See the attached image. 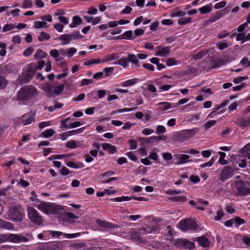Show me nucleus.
<instances>
[{
	"label": "nucleus",
	"instance_id": "obj_20",
	"mask_svg": "<svg viewBox=\"0 0 250 250\" xmlns=\"http://www.w3.org/2000/svg\"><path fill=\"white\" fill-rule=\"evenodd\" d=\"M129 236L131 239L135 241L143 242L142 238L140 236V231L135 230L134 229L132 230L129 232Z\"/></svg>",
	"mask_w": 250,
	"mask_h": 250
},
{
	"label": "nucleus",
	"instance_id": "obj_46",
	"mask_svg": "<svg viewBox=\"0 0 250 250\" xmlns=\"http://www.w3.org/2000/svg\"><path fill=\"white\" fill-rule=\"evenodd\" d=\"M191 21V19L190 17H188V18H181L178 20V23L179 25H185L190 22Z\"/></svg>",
	"mask_w": 250,
	"mask_h": 250
},
{
	"label": "nucleus",
	"instance_id": "obj_52",
	"mask_svg": "<svg viewBox=\"0 0 250 250\" xmlns=\"http://www.w3.org/2000/svg\"><path fill=\"white\" fill-rule=\"evenodd\" d=\"M231 173H221L220 179L222 182H224L231 176Z\"/></svg>",
	"mask_w": 250,
	"mask_h": 250
},
{
	"label": "nucleus",
	"instance_id": "obj_4",
	"mask_svg": "<svg viewBox=\"0 0 250 250\" xmlns=\"http://www.w3.org/2000/svg\"><path fill=\"white\" fill-rule=\"evenodd\" d=\"M180 229L183 231L189 230H196L198 225L196 222L190 219H186L180 221L179 223Z\"/></svg>",
	"mask_w": 250,
	"mask_h": 250
},
{
	"label": "nucleus",
	"instance_id": "obj_15",
	"mask_svg": "<svg viewBox=\"0 0 250 250\" xmlns=\"http://www.w3.org/2000/svg\"><path fill=\"white\" fill-rule=\"evenodd\" d=\"M235 123L239 126L246 127L250 124V117H247L245 118H238L235 121Z\"/></svg>",
	"mask_w": 250,
	"mask_h": 250
},
{
	"label": "nucleus",
	"instance_id": "obj_62",
	"mask_svg": "<svg viewBox=\"0 0 250 250\" xmlns=\"http://www.w3.org/2000/svg\"><path fill=\"white\" fill-rule=\"evenodd\" d=\"M65 146L67 148L73 149L77 147V144L75 143V142H74L73 141H71L68 142L66 144Z\"/></svg>",
	"mask_w": 250,
	"mask_h": 250
},
{
	"label": "nucleus",
	"instance_id": "obj_59",
	"mask_svg": "<svg viewBox=\"0 0 250 250\" xmlns=\"http://www.w3.org/2000/svg\"><path fill=\"white\" fill-rule=\"evenodd\" d=\"M83 130V128H79V129H77L76 130L67 131V132H66V134L68 136L72 135L74 134H76L81 133L82 132Z\"/></svg>",
	"mask_w": 250,
	"mask_h": 250
},
{
	"label": "nucleus",
	"instance_id": "obj_49",
	"mask_svg": "<svg viewBox=\"0 0 250 250\" xmlns=\"http://www.w3.org/2000/svg\"><path fill=\"white\" fill-rule=\"evenodd\" d=\"M64 85L63 84H61L56 86L54 89V93L56 95H59L64 89Z\"/></svg>",
	"mask_w": 250,
	"mask_h": 250
},
{
	"label": "nucleus",
	"instance_id": "obj_34",
	"mask_svg": "<svg viewBox=\"0 0 250 250\" xmlns=\"http://www.w3.org/2000/svg\"><path fill=\"white\" fill-rule=\"evenodd\" d=\"M47 53L44 52L41 49H39L37 50V52L34 55V58L35 59H40L42 58H44L46 57Z\"/></svg>",
	"mask_w": 250,
	"mask_h": 250
},
{
	"label": "nucleus",
	"instance_id": "obj_51",
	"mask_svg": "<svg viewBox=\"0 0 250 250\" xmlns=\"http://www.w3.org/2000/svg\"><path fill=\"white\" fill-rule=\"evenodd\" d=\"M216 124V121H215V120L209 121L206 122L204 125V127L205 128V129L206 130H207L211 126L214 125Z\"/></svg>",
	"mask_w": 250,
	"mask_h": 250
},
{
	"label": "nucleus",
	"instance_id": "obj_25",
	"mask_svg": "<svg viewBox=\"0 0 250 250\" xmlns=\"http://www.w3.org/2000/svg\"><path fill=\"white\" fill-rule=\"evenodd\" d=\"M208 205V201L204 200L203 199H200L197 201L195 208L197 209L203 210L205 209V207L207 206Z\"/></svg>",
	"mask_w": 250,
	"mask_h": 250
},
{
	"label": "nucleus",
	"instance_id": "obj_27",
	"mask_svg": "<svg viewBox=\"0 0 250 250\" xmlns=\"http://www.w3.org/2000/svg\"><path fill=\"white\" fill-rule=\"evenodd\" d=\"M55 133V131L52 129H48L42 132L39 135V137H44L45 138H48L53 136Z\"/></svg>",
	"mask_w": 250,
	"mask_h": 250
},
{
	"label": "nucleus",
	"instance_id": "obj_50",
	"mask_svg": "<svg viewBox=\"0 0 250 250\" xmlns=\"http://www.w3.org/2000/svg\"><path fill=\"white\" fill-rule=\"evenodd\" d=\"M222 14H221V13L220 12H217L213 17H211L209 19V21L211 22H213L220 19L222 17Z\"/></svg>",
	"mask_w": 250,
	"mask_h": 250
},
{
	"label": "nucleus",
	"instance_id": "obj_45",
	"mask_svg": "<svg viewBox=\"0 0 250 250\" xmlns=\"http://www.w3.org/2000/svg\"><path fill=\"white\" fill-rule=\"evenodd\" d=\"M119 58V56L117 53H112L109 55L105 60H103L102 61V62H108L114 60L115 59H118Z\"/></svg>",
	"mask_w": 250,
	"mask_h": 250
},
{
	"label": "nucleus",
	"instance_id": "obj_42",
	"mask_svg": "<svg viewBox=\"0 0 250 250\" xmlns=\"http://www.w3.org/2000/svg\"><path fill=\"white\" fill-rule=\"evenodd\" d=\"M233 221L235 222L234 226L236 227H238L241 225L244 224L245 223V221L243 219L237 216L235 217L233 219Z\"/></svg>",
	"mask_w": 250,
	"mask_h": 250
},
{
	"label": "nucleus",
	"instance_id": "obj_58",
	"mask_svg": "<svg viewBox=\"0 0 250 250\" xmlns=\"http://www.w3.org/2000/svg\"><path fill=\"white\" fill-rule=\"evenodd\" d=\"M250 151V143L245 145L241 150L239 151L240 153H248Z\"/></svg>",
	"mask_w": 250,
	"mask_h": 250
},
{
	"label": "nucleus",
	"instance_id": "obj_57",
	"mask_svg": "<svg viewBox=\"0 0 250 250\" xmlns=\"http://www.w3.org/2000/svg\"><path fill=\"white\" fill-rule=\"evenodd\" d=\"M186 15V12L183 11H178L176 12H174L171 14V17H183Z\"/></svg>",
	"mask_w": 250,
	"mask_h": 250
},
{
	"label": "nucleus",
	"instance_id": "obj_16",
	"mask_svg": "<svg viewBox=\"0 0 250 250\" xmlns=\"http://www.w3.org/2000/svg\"><path fill=\"white\" fill-rule=\"evenodd\" d=\"M157 51L155 55L158 56H167L170 51V47L169 46L162 47L161 46H159L157 47Z\"/></svg>",
	"mask_w": 250,
	"mask_h": 250
},
{
	"label": "nucleus",
	"instance_id": "obj_13",
	"mask_svg": "<svg viewBox=\"0 0 250 250\" xmlns=\"http://www.w3.org/2000/svg\"><path fill=\"white\" fill-rule=\"evenodd\" d=\"M64 208L61 205H56L53 204H50L49 213L58 214L62 213L63 212Z\"/></svg>",
	"mask_w": 250,
	"mask_h": 250
},
{
	"label": "nucleus",
	"instance_id": "obj_19",
	"mask_svg": "<svg viewBox=\"0 0 250 250\" xmlns=\"http://www.w3.org/2000/svg\"><path fill=\"white\" fill-rule=\"evenodd\" d=\"M178 158V161L175 163L177 165L192 161V160H189L190 156L187 154H179Z\"/></svg>",
	"mask_w": 250,
	"mask_h": 250
},
{
	"label": "nucleus",
	"instance_id": "obj_7",
	"mask_svg": "<svg viewBox=\"0 0 250 250\" xmlns=\"http://www.w3.org/2000/svg\"><path fill=\"white\" fill-rule=\"evenodd\" d=\"M198 130V128H195L191 129L183 130L181 131L179 134V139L182 141L187 140L195 135L197 133Z\"/></svg>",
	"mask_w": 250,
	"mask_h": 250
},
{
	"label": "nucleus",
	"instance_id": "obj_21",
	"mask_svg": "<svg viewBox=\"0 0 250 250\" xmlns=\"http://www.w3.org/2000/svg\"><path fill=\"white\" fill-rule=\"evenodd\" d=\"M47 247L50 250H62L63 248V245L61 242H53L49 243Z\"/></svg>",
	"mask_w": 250,
	"mask_h": 250
},
{
	"label": "nucleus",
	"instance_id": "obj_36",
	"mask_svg": "<svg viewBox=\"0 0 250 250\" xmlns=\"http://www.w3.org/2000/svg\"><path fill=\"white\" fill-rule=\"evenodd\" d=\"M208 50H207V49L203 50L201 51L198 52V53L195 54L193 56V58L195 60L201 59L203 57L206 56L208 53Z\"/></svg>",
	"mask_w": 250,
	"mask_h": 250
},
{
	"label": "nucleus",
	"instance_id": "obj_53",
	"mask_svg": "<svg viewBox=\"0 0 250 250\" xmlns=\"http://www.w3.org/2000/svg\"><path fill=\"white\" fill-rule=\"evenodd\" d=\"M113 70L114 68L113 67H105L103 70L104 72L105 73V77H108L111 75L113 72Z\"/></svg>",
	"mask_w": 250,
	"mask_h": 250
},
{
	"label": "nucleus",
	"instance_id": "obj_31",
	"mask_svg": "<svg viewBox=\"0 0 250 250\" xmlns=\"http://www.w3.org/2000/svg\"><path fill=\"white\" fill-rule=\"evenodd\" d=\"M137 58V55L136 56L133 54L128 53L127 55L128 62H130L131 63L134 64L136 65H138L139 62V60Z\"/></svg>",
	"mask_w": 250,
	"mask_h": 250
},
{
	"label": "nucleus",
	"instance_id": "obj_44",
	"mask_svg": "<svg viewBox=\"0 0 250 250\" xmlns=\"http://www.w3.org/2000/svg\"><path fill=\"white\" fill-rule=\"evenodd\" d=\"M219 154L220 155V157L219 159V162L220 164L222 165H226L227 164V161L225 160V157L226 156V153L220 151L219 152Z\"/></svg>",
	"mask_w": 250,
	"mask_h": 250
},
{
	"label": "nucleus",
	"instance_id": "obj_12",
	"mask_svg": "<svg viewBox=\"0 0 250 250\" xmlns=\"http://www.w3.org/2000/svg\"><path fill=\"white\" fill-rule=\"evenodd\" d=\"M134 199L136 200H138L139 201H147V199H146L143 197H135L133 196H131V197L128 196H122L120 197H117L115 198L111 199V200L115 202H122V201H129L131 199Z\"/></svg>",
	"mask_w": 250,
	"mask_h": 250
},
{
	"label": "nucleus",
	"instance_id": "obj_32",
	"mask_svg": "<svg viewBox=\"0 0 250 250\" xmlns=\"http://www.w3.org/2000/svg\"><path fill=\"white\" fill-rule=\"evenodd\" d=\"M43 90L47 93L46 95L48 98H51L53 96L52 87L49 84H45L43 87Z\"/></svg>",
	"mask_w": 250,
	"mask_h": 250
},
{
	"label": "nucleus",
	"instance_id": "obj_18",
	"mask_svg": "<svg viewBox=\"0 0 250 250\" xmlns=\"http://www.w3.org/2000/svg\"><path fill=\"white\" fill-rule=\"evenodd\" d=\"M50 204L47 202H42L37 206V208L43 213L49 214Z\"/></svg>",
	"mask_w": 250,
	"mask_h": 250
},
{
	"label": "nucleus",
	"instance_id": "obj_41",
	"mask_svg": "<svg viewBox=\"0 0 250 250\" xmlns=\"http://www.w3.org/2000/svg\"><path fill=\"white\" fill-rule=\"evenodd\" d=\"M50 38V35L44 32H41L40 35L38 37V39L39 41H43L44 40H48Z\"/></svg>",
	"mask_w": 250,
	"mask_h": 250
},
{
	"label": "nucleus",
	"instance_id": "obj_43",
	"mask_svg": "<svg viewBox=\"0 0 250 250\" xmlns=\"http://www.w3.org/2000/svg\"><path fill=\"white\" fill-rule=\"evenodd\" d=\"M47 27V23L45 21H35L34 22V27L35 28H46Z\"/></svg>",
	"mask_w": 250,
	"mask_h": 250
},
{
	"label": "nucleus",
	"instance_id": "obj_35",
	"mask_svg": "<svg viewBox=\"0 0 250 250\" xmlns=\"http://www.w3.org/2000/svg\"><path fill=\"white\" fill-rule=\"evenodd\" d=\"M66 165L68 167L74 168H82L83 167V164L81 162L75 163L72 161H68Z\"/></svg>",
	"mask_w": 250,
	"mask_h": 250
},
{
	"label": "nucleus",
	"instance_id": "obj_40",
	"mask_svg": "<svg viewBox=\"0 0 250 250\" xmlns=\"http://www.w3.org/2000/svg\"><path fill=\"white\" fill-rule=\"evenodd\" d=\"M158 105H164L163 107H160V110L161 111H165L171 108L172 104L170 103L167 102H161L159 103Z\"/></svg>",
	"mask_w": 250,
	"mask_h": 250
},
{
	"label": "nucleus",
	"instance_id": "obj_55",
	"mask_svg": "<svg viewBox=\"0 0 250 250\" xmlns=\"http://www.w3.org/2000/svg\"><path fill=\"white\" fill-rule=\"evenodd\" d=\"M34 49L31 47H28L23 52V55L25 56H29L34 52Z\"/></svg>",
	"mask_w": 250,
	"mask_h": 250
},
{
	"label": "nucleus",
	"instance_id": "obj_61",
	"mask_svg": "<svg viewBox=\"0 0 250 250\" xmlns=\"http://www.w3.org/2000/svg\"><path fill=\"white\" fill-rule=\"evenodd\" d=\"M213 162H214V160H213V158H212L208 162L205 163L202 165H201L200 166V167H201L202 168L210 167L212 165Z\"/></svg>",
	"mask_w": 250,
	"mask_h": 250
},
{
	"label": "nucleus",
	"instance_id": "obj_23",
	"mask_svg": "<svg viewBox=\"0 0 250 250\" xmlns=\"http://www.w3.org/2000/svg\"><path fill=\"white\" fill-rule=\"evenodd\" d=\"M103 149L107 151L110 153H114L117 152L116 147L108 143H104L102 145Z\"/></svg>",
	"mask_w": 250,
	"mask_h": 250
},
{
	"label": "nucleus",
	"instance_id": "obj_1",
	"mask_svg": "<svg viewBox=\"0 0 250 250\" xmlns=\"http://www.w3.org/2000/svg\"><path fill=\"white\" fill-rule=\"evenodd\" d=\"M37 89L32 85L26 86L21 88L18 93L17 99L25 104L24 102L37 95Z\"/></svg>",
	"mask_w": 250,
	"mask_h": 250
},
{
	"label": "nucleus",
	"instance_id": "obj_22",
	"mask_svg": "<svg viewBox=\"0 0 250 250\" xmlns=\"http://www.w3.org/2000/svg\"><path fill=\"white\" fill-rule=\"evenodd\" d=\"M194 240L198 242L199 245L204 248L208 247L209 245V241L206 237L204 236L197 237Z\"/></svg>",
	"mask_w": 250,
	"mask_h": 250
},
{
	"label": "nucleus",
	"instance_id": "obj_5",
	"mask_svg": "<svg viewBox=\"0 0 250 250\" xmlns=\"http://www.w3.org/2000/svg\"><path fill=\"white\" fill-rule=\"evenodd\" d=\"M248 182L240 180L235 182V188L237 195L244 196L250 193V188L248 187Z\"/></svg>",
	"mask_w": 250,
	"mask_h": 250
},
{
	"label": "nucleus",
	"instance_id": "obj_37",
	"mask_svg": "<svg viewBox=\"0 0 250 250\" xmlns=\"http://www.w3.org/2000/svg\"><path fill=\"white\" fill-rule=\"evenodd\" d=\"M66 217L67 218V221L70 223H73L76 222L75 219H78V217L76 216L74 213L72 212H67L66 213Z\"/></svg>",
	"mask_w": 250,
	"mask_h": 250
},
{
	"label": "nucleus",
	"instance_id": "obj_2",
	"mask_svg": "<svg viewBox=\"0 0 250 250\" xmlns=\"http://www.w3.org/2000/svg\"><path fill=\"white\" fill-rule=\"evenodd\" d=\"M27 216L30 222L36 226H41L43 224V218L38 211L33 207L27 208Z\"/></svg>",
	"mask_w": 250,
	"mask_h": 250
},
{
	"label": "nucleus",
	"instance_id": "obj_3",
	"mask_svg": "<svg viewBox=\"0 0 250 250\" xmlns=\"http://www.w3.org/2000/svg\"><path fill=\"white\" fill-rule=\"evenodd\" d=\"M8 215L12 220L20 222L22 220L24 213L21 206H12L9 208Z\"/></svg>",
	"mask_w": 250,
	"mask_h": 250
},
{
	"label": "nucleus",
	"instance_id": "obj_24",
	"mask_svg": "<svg viewBox=\"0 0 250 250\" xmlns=\"http://www.w3.org/2000/svg\"><path fill=\"white\" fill-rule=\"evenodd\" d=\"M73 21L69 24V27L74 28L83 23V21L80 17L75 16L72 18Z\"/></svg>",
	"mask_w": 250,
	"mask_h": 250
},
{
	"label": "nucleus",
	"instance_id": "obj_48",
	"mask_svg": "<svg viewBox=\"0 0 250 250\" xmlns=\"http://www.w3.org/2000/svg\"><path fill=\"white\" fill-rule=\"evenodd\" d=\"M72 247L76 250H81L82 249L86 247V244L84 243H77L74 244Z\"/></svg>",
	"mask_w": 250,
	"mask_h": 250
},
{
	"label": "nucleus",
	"instance_id": "obj_39",
	"mask_svg": "<svg viewBox=\"0 0 250 250\" xmlns=\"http://www.w3.org/2000/svg\"><path fill=\"white\" fill-rule=\"evenodd\" d=\"M171 200L176 202L183 203L187 201V198L184 195H181L172 197Z\"/></svg>",
	"mask_w": 250,
	"mask_h": 250
},
{
	"label": "nucleus",
	"instance_id": "obj_56",
	"mask_svg": "<svg viewBox=\"0 0 250 250\" xmlns=\"http://www.w3.org/2000/svg\"><path fill=\"white\" fill-rule=\"evenodd\" d=\"M248 79L247 76H240L233 79V82L235 83H238L240 82Z\"/></svg>",
	"mask_w": 250,
	"mask_h": 250
},
{
	"label": "nucleus",
	"instance_id": "obj_38",
	"mask_svg": "<svg viewBox=\"0 0 250 250\" xmlns=\"http://www.w3.org/2000/svg\"><path fill=\"white\" fill-rule=\"evenodd\" d=\"M123 39L129 40H132L135 39V37L133 36V32L131 30H128L123 34Z\"/></svg>",
	"mask_w": 250,
	"mask_h": 250
},
{
	"label": "nucleus",
	"instance_id": "obj_54",
	"mask_svg": "<svg viewBox=\"0 0 250 250\" xmlns=\"http://www.w3.org/2000/svg\"><path fill=\"white\" fill-rule=\"evenodd\" d=\"M15 26L14 24L12 23L5 24L2 29V32H6L10 31L15 28Z\"/></svg>",
	"mask_w": 250,
	"mask_h": 250
},
{
	"label": "nucleus",
	"instance_id": "obj_29",
	"mask_svg": "<svg viewBox=\"0 0 250 250\" xmlns=\"http://www.w3.org/2000/svg\"><path fill=\"white\" fill-rule=\"evenodd\" d=\"M212 9V4L206 5L199 9V11L201 14H205L209 13Z\"/></svg>",
	"mask_w": 250,
	"mask_h": 250
},
{
	"label": "nucleus",
	"instance_id": "obj_9",
	"mask_svg": "<svg viewBox=\"0 0 250 250\" xmlns=\"http://www.w3.org/2000/svg\"><path fill=\"white\" fill-rule=\"evenodd\" d=\"M36 71V65L30 63L28 65L27 70L23 73V77L26 81L30 80Z\"/></svg>",
	"mask_w": 250,
	"mask_h": 250
},
{
	"label": "nucleus",
	"instance_id": "obj_47",
	"mask_svg": "<svg viewBox=\"0 0 250 250\" xmlns=\"http://www.w3.org/2000/svg\"><path fill=\"white\" fill-rule=\"evenodd\" d=\"M100 62H102V61H101L99 59H94L85 62H84V65H90L93 64H97Z\"/></svg>",
	"mask_w": 250,
	"mask_h": 250
},
{
	"label": "nucleus",
	"instance_id": "obj_64",
	"mask_svg": "<svg viewBox=\"0 0 250 250\" xmlns=\"http://www.w3.org/2000/svg\"><path fill=\"white\" fill-rule=\"evenodd\" d=\"M166 132V128L163 125H158L157 127V129L156 130V133L158 134L164 133Z\"/></svg>",
	"mask_w": 250,
	"mask_h": 250
},
{
	"label": "nucleus",
	"instance_id": "obj_6",
	"mask_svg": "<svg viewBox=\"0 0 250 250\" xmlns=\"http://www.w3.org/2000/svg\"><path fill=\"white\" fill-rule=\"evenodd\" d=\"M173 244L178 248L192 249L194 248V243L187 239H179L176 240Z\"/></svg>",
	"mask_w": 250,
	"mask_h": 250
},
{
	"label": "nucleus",
	"instance_id": "obj_11",
	"mask_svg": "<svg viewBox=\"0 0 250 250\" xmlns=\"http://www.w3.org/2000/svg\"><path fill=\"white\" fill-rule=\"evenodd\" d=\"M35 120V114L32 112L24 114L21 118V121L23 125H29Z\"/></svg>",
	"mask_w": 250,
	"mask_h": 250
},
{
	"label": "nucleus",
	"instance_id": "obj_30",
	"mask_svg": "<svg viewBox=\"0 0 250 250\" xmlns=\"http://www.w3.org/2000/svg\"><path fill=\"white\" fill-rule=\"evenodd\" d=\"M114 64H119L122 66L124 68L126 67L128 65V59L125 57H122L117 62H114Z\"/></svg>",
	"mask_w": 250,
	"mask_h": 250
},
{
	"label": "nucleus",
	"instance_id": "obj_28",
	"mask_svg": "<svg viewBox=\"0 0 250 250\" xmlns=\"http://www.w3.org/2000/svg\"><path fill=\"white\" fill-rule=\"evenodd\" d=\"M58 39L62 41L61 44L63 45L67 44L71 42L69 34L62 35L58 38Z\"/></svg>",
	"mask_w": 250,
	"mask_h": 250
},
{
	"label": "nucleus",
	"instance_id": "obj_26",
	"mask_svg": "<svg viewBox=\"0 0 250 250\" xmlns=\"http://www.w3.org/2000/svg\"><path fill=\"white\" fill-rule=\"evenodd\" d=\"M0 228L6 229H13L14 225L10 222L0 220Z\"/></svg>",
	"mask_w": 250,
	"mask_h": 250
},
{
	"label": "nucleus",
	"instance_id": "obj_8",
	"mask_svg": "<svg viewBox=\"0 0 250 250\" xmlns=\"http://www.w3.org/2000/svg\"><path fill=\"white\" fill-rule=\"evenodd\" d=\"M3 238L13 243H20L21 242L27 241V238L16 234H8L3 235Z\"/></svg>",
	"mask_w": 250,
	"mask_h": 250
},
{
	"label": "nucleus",
	"instance_id": "obj_17",
	"mask_svg": "<svg viewBox=\"0 0 250 250\" xmlns=\"http://www.w3.org/2000/svg\"><path fill=\"white\" fill-rule=\"evenodd\" d=\"M96 222L98 225L104 228L114 229L118 228L120 227L119 226L117 225H115L105 221L101 220L100 219H98Z\"/></svg>",
	"mask_w": 250,
	"mask_h": 250
},
{
	"label": "nucleus",
	"instance_id": "obj_14",
	"mask_svg": "<svg viewBox=\"0 0 250 250\" xmlns=\"http://www.w3.org/2000/svg\"><path fill=\"white\" fill-rule=\"evenodd\" d=\"M50 234L53 237H59L61 235H64L67 238H73L79 236L80 235V233H76L73 234L64 233L61 231H51Z\"/></svg>",
	"mask_w": 250,
	"mask_h": 250
},
{
	"label": "nucleus",
	"instance_id": "obj_60",
	"mask_svg": "<svg viewBox=\"0 0 250 250\" xmlns=\"http://www.w3.org/2000/svg\"><path fill=\"white\" fill-rule=\"evenodd\" d=\"M167 65L168 66L176 64V61L174 58H168L166 62Z\"/></svg>",
	"mask_w": 250,
	"mask_h": 250
},
{
	"label": "nucleus",
	"instance_id": "obj_10",
	"mask_svg": "<svg viewBox=\"0 0 250 250\" xmlns=\"http://www.w3.org/2000/svg\"><path fill=\"white\" fill-rule=\"evenodd\" d=\"M141 234H146L148 233H156L159 231V228L157 225L146 226L138 229Z\"/></svg>",
	"mask_w": 250,
	"mask_h": 250
},
{
	"label": "nucleus",
	"instance_id": "obj_63",
	"mask_svg": "<svg viewBox=\"0 0 250 250\" xmlns=\"http://www.w3.org/2000/svg\"><path fill=\"white\" fill-rule=\"evenodd\" d=\"M32 5V2L31 0H24L23 2L22 7L24 8H31Z\"/></svg>",
	"mask_w": 250,
	"mask_h": 250
},
{
	"label": "nucleus",
	"instance_id": "obj_33",
	"mask_svg": "<svg viewBox=\"0 0 250 250\" xmlns=\"http://www.w3.org/2000/svg\"><path fill=\"white\" fill-rule=\"evenodd\" d=\"M138 82L137 78L124 81L121 83V85L123 87L130 86L135 84Z\"/></svg>",
	"mask_w": 250,
	"mask_h": 250
}]
</instances>
